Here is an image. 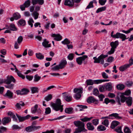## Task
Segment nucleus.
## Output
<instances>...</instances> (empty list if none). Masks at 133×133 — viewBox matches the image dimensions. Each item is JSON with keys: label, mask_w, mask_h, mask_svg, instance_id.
I'll use <instances>...</instances> for the list:
<instances>
[{"label": "nucleus", "mask_w": 133, "mask_h": 133, "mask_svg": "<svg viewBox=\"0 0 133 133\" xmlns=\"http://www.w3.org/2000/svg\"><path fill=\"white\" fill-rule=\"evenodd\" d=\"M51 36L54 38V39L57 41H59L61 40L62 37L59 34H53Z\"/></svg>", "instance_id": "9b49d317"}, {"label": "nucleus", "mask_w": 133, "mask_h": 133, "mask_svg": "<svg viewBox=\"0 0 133 133\" xmlns=\"http://www.w3.org/2000/svg\"><path fill=\"white\" fill-rule=\"evenodd\" d=\"M118 45V42L117 41H116L114 42H112L110 43V45L111 47V48L115 50Z\"/></svg>", "instance_id": "412c9836"}, {"label": "nucleus", "mask_w": 133, "mask_h": 133, "mask_svg": "<svg viewBox=\"0 0 133 133\" xmlns=\"http://www.w3.org/2000/svg\"><path fill=\"white\" fill-rule=\"evenodd\" d=\"M94 82L95 84H99L103 82L102 79H97L94 80Z\"/></svg>", "instance_id": "13d9d810"}, {"label": "nucleus", "mask_w": 133, "mask_h": 133, "mask_svg": "<svg viewBox=\"0 0 133 133\" xmlns=\"http://www.w3.org/2000/svg\"><path fill=\"white\" fill-rule=\"evenodd\" d=\"M109 121L107 119H105L102 122V124L107 127H108L109 124Z\"/></svg>", "instance_id": "c9c22d12"}, {"label": "nucleus", "mask_w": 133, "mask_h": 133, "mask_svg": "<svg viewBox=\"0 0 133 133\" xmlns=\"http://www.w3.org/2000/svg\"><path fill=\"white\" fill-rule=\"evenodd\" d=\"M128 64H126L121 66L119 68V70L121 71H123L127 69L130 67L129 66Z\"/></svg>", "instance_id": "4be33fe9"}, {"label": "nucleus", "mask_w": 133, "mask_h": 133, "mask_svg": "<svg viewBox=\"0 0 133 133\" xmlns=\"http://www.w3.org/2000/svg\"><path fill=\"white\" fill-rule=\"evenodd\" d=\"M13 16L14 17L15 20H18L21 18V16L20 14L17 12L15 13L13 15Z\"/></svg>", "instance_id": "a878e982"}, {"label": "nucleus", "mask_w": 133, "mask_h": 133, "mask_svg": "<svg viewBox=\"0 0 133 133\" xmlns=\"http://www.w3.org/2000/svg\"><path fill=\"white\" fill-rule=\"evenodd\" d=\"M99 90L100 92H103L105 90V86H103V85H101L99 86Z\"/></svg>", "instance_id": "6e6d98bb"}, {"label": "nucleus", "mask_w": 133, "mask_h": 133, "mask_svg": "<svg viewBox=\"0 0 133 133\" xmlns=\"http://www.w3.org/2000/svg\"><path fill=\"white\" fill-rule=\"evenodd\" d=\"M52 95L51 94H50L45 97V99L46 101H48L52 99Z\"/></svg>", "instance_id": "3c124183"}, {"label": "nucleus", "mask_w": 133, "mask_h": 133, "mask_svg": "<svg viewBox=\"0 0 133 133\" xmlns=\"http://www.w3.org/2000/svg\"><path fill=\"white\" fill-rule=\"evenodd\" d=\"M51 106L53 109L56 111L60 110L62 112L63 110V105H61V101L59 99H57L55 103H52Z\"/></svg>", "instance_id": "f03ea898"}, {"label": "nucleus", "mask_w": 133, "mask_h": 133, "mask_svg": "<svg viewBox=\"0 0 133 133\" xmlns=\"http://www.w3.org/2000/svg\"><path fill=\"white\" fill-rule=\"evenodd\" d=\"M92 123L94 125H96L98 124V119H93L92 121Z\"/></svg>", "instance_id": "5fc2aeb1"}, {"label": "nucleus", "mask_w": 133, "mask_h": 133, "mask_svg": "<svg viewBox=\"0 0 133 133\" xmlns=\"http://www.w3.org/2000/svg\"><path fill=\"white\" fill-rule=\"evenodd\" d=\"M133 30V28H130L128 30L125 31L124 30H122L121 32L124 33H129L130 31Z\"/></svg>", "instance_id": "69168bd1"}, {"label": "nucleus", "mask_w": 133, "mask_h": 133, "mask_svg": "<svg viewBox=\"0 0 133 133\" xmlns=\"http://www.w3.org/2000/svg\"><path fill=\"white\" fill-rule=\"evenodd\" d=\"M92 118V117L90 118H88L87 117H85L83 118H81L80 120L81 121L84 122H85L88 121H89L91 120Z\"/></svg>", "instance_id": "a19ab883"}, {"label": "nucleus", "mask_w": 133, "mask_h": 133, "mask_svg": "<svg viewBox=\"0 0 133 133\" xmlns=\"http://www.w3.org/2000/svg\"><path fill=\"white\" fill-rule=\"evenodd\" d=\"M39 15V14L36 11H35L33 13V16L34 17L35 19H36L38 18Z\"/></svg>", "instance_id": "de8ad7c7"}, {"label": "nucleus", "mask_w": 133, "mask_h": 133, "mask_svg": "<svg viewBox=\"0 0 133 133\" xmlns=\"http://www.w3.org/2000/svg\"><path fill=\"white\" fill-rule=\"evenodd\" d=\"M93 1L90 2L88 5L87 6L86 8H85V9L87 10V9H89L91 8H92L94 7L93 4Z\"/></svg>", "instance_id": "09e8293b"}, {"label": "nucleus", "mask_w": 133, "mask_h": 133, "mask_svg": "<svg viewBox=\"0 0 133 133\" xmlns=\"http://www.w3.org/2000/svg\"><path fill=\"white\" fill-rule=\"evenodd\" d=\"M132 97H127L125 103L128 106H130L132 104Z\"/></svg>", "instance_id": "2eb2a0df"}, {"label": "nucleus", "mask_w": 133, "mask_h": 133, "mask_svg": "<svg viewBox=\"0 0 133 133\" xmlns=\"http://www.w3.org/2000/svg\"><path fill=\"white\" fill-rule=\"evenodd\" d=\"M74 123L76 127H78L76 129L74 133H79L87 131V130L84 128V123L79 121H77L74 122Z\"/></svg>", "instance_id": "f257e3e1"}, {"label": "nucleus", "mask_w": 133, "mask_h": 133, "mask_svg": "<svg viewBox=\"0 0 133 133\" xmlns=\"http://www.w3.org/2000/svg\"><path fill=\"white\" fill-rule=\"evenodd\" d=\"M51 112V108L49 107H47L45 108V114L46 115H48L50 114Z\"/></svg>", "instance_id": "49530a36"}, {"label": "nucleus", "mask_w": 133, "mask_h": 133, "mask_svg": "<svg viewBox=\"0 0 133 133\" xmlns=\"http://www.w3.org/2000/svg\"><path fill=\"white\" fill-rule=\"evenodd\" d=\"M106 0H99L98 2L102 5H105L106 2Z\"/></svg>", "instance_id": "052dcab7"}, {"label": "nucleus", "mask_w": 133, "mask_h": 133, "mask_svg": "<svg viewBox=\"0 0 133 133\" xmlns=\"http://www.w3.org/2000/svg\"><path fill=\"white\" fill-rule=\"evenodd\" d=\"M60 69L59 66L58 65H57L51 68V69L53 71L58 70Z\"/></svg>", "instance_id": "0e129e2a"}, {"label": "nucleus", "mask_w": 133, "mask_h": 133, "mask_svg": "<svg viewBox=\"0 0 133 133\" xmlns=\"http://www.w3.org/2000/svg\"><path fill=\"white\" fill-rule=\"evenodd\" d=\"M110 117H112L116 119H122V117L119 116V114L117 113H113L109 115Z\"/></svg>", "instance_id": "a211bd4d"}, {"label": "nucleus", "mask_w": 133, "mask_h": 133, "mask_svg": "<svg viewBox=\"0 0 133 133\" xmlns=\"http://www.w3.org/2000/svg\"><path fill=\"white\" fill-rule=\"evenodd\" d=\"M16 92L17 95H23L27 94L29 92V91L27 89H23L21 90H17Z\"/></svg>", "instance_id": "9d476101"}, {"label": "nucleus", "mask_w": 133, "mask_h": 133, "mask_svg": "<svg viewBox=\"0 0 133 133\" xmlns=\"http://www.w3.org/2000/svg\"><path fill=\"white\" fill-rule=\"evenodd\" d=\"M102 75L103 78H104L107 79L108 78V75L104 72H103L102 73Z\"/></svg>", "instance_id": "774afa93"}, {"label": "nucleus", "mask_w": 133, "mask_h": 133, "mask_svg": "<svg viewBox=\"0 0 133 133\" xmlns=\"http://www.w3.org/2000/svg\"><path fill=\"white\" fill-rule=\"evenodd\" d=\"M32 5H34L37 3L40 5L44 4V0H32Z\"/></svg>", "instance_id": "4468645a"}, {"label": "nucleus", "mask_w": 133, "mask_h": 133, "mask_svg": "<svg viewBox=\"0 0 133 133\" xmlns=\"http://www.w3.org/2000/svg\"><path fill=\"white\" fill-rule=\"evenodd\" d=\"M106 8L105 6L102 7L98 8L96 11V13H98L99 12L103 11H104L106 10Z\"/></svg>", "instance_id": "58836bf2"}, {"label": "nucleus", "mask_w": 133, "mask_h": 133, "mask_svg": "<svg viewBox=\"0 0 133 133\" xmlns=\"http://www.w3.org/2000/svg\"><path fill=\"white\" fill-rule=\"evenodd\" d=\"M41 78V77L38 76L37 74L36 75L34 76V82H37Z\"/></svg>", "instance_id": "72a5a7b5"}, {"label": "nucleus", "mask_w": 133, "mask_h": 133, "mask_svg": "<svg viewBox=\"0 0 133 133\" xmlns=\"http://www.w3.org/2000/svg\"><path fill=\"white\" fill-rule=\"evenodd\" d=\"M124 132L125 133H131L130 129L127 127H125L124 128Z\"/></svg>", "instance_id": "603ef678"}, {"label": "nucleus", "mask_w": 133, "mask_h": 133, "mask_svg": "<svg viewBox=\"0 0 133 133\" xmlns=\"http://www.w3.org/2000/svg\"><path fill=\"white\" fill-rule=\"evenodd\" d=\"M37 58L40 59H42L44 58V56L40 53H36V54Z\"/></svg>", "instance_id": "2f4dec72"}, {"label": "nucleus", "mask_w": 133, "mask_h": 133, "mask_svg": "<svg viewBox=\"0 0 133 133\" xmlns=\"http://www.w3.org/2000/svg\"><path fill=\"white\" fill-rule=\"evenodd\" d=\"M87 129L89 130L92 131L94 129V127L90 122H88L87 123Z\"/></svg>", "instance_id": "b1692460"}, {"label": "nucleus", "mask_w": 133, "mask_h": 133, "mask_svg": "<svg viewBox=\"0 0 133 133\" xmlns=\"http://www.w3.org/2000/svg\"><path fill=\"white\" fill-rule=\"evenodd\" d=\"M26 22L25 20L22 19H21L18 21V25L24 26L25 25Z\"/></svg>", "instance_id": "cd10ccee"}, {"label": "nucleus", "mask_w": 133, "mask_h": 133, "mask_svg": "<svg viewBox=\"0 0 133 133\" xmlns=\"http://www.w3.org/2000/svg\"><path fill=\"white\" fill-rule=\"evenodd\" d=\"M106 129L105 127L102 125H100L98 126L97 128V129L99 131H103L105 130Z\"/></svg>", "instance_id": "c756f323"}, {"label": "nucleus", "mask_w": 133, "mask_h": 133, "mask_svg": "<svg viewBox=\"0 0 133 133\" xmlns=\"http://www.w3.org/2000/svg\"><path fill=\"white\" fill-rule=\"evenodd\" d=\"M28 22L29 25H30L31 27L32 28L33 26L32 23H34V21L32 18H30Z\"/></svg>", "instance_id": "ea45409f"}, {"label": "nucleus", "mask_w": 133, "mask_h": 133, "mask_svg": "<svg viewBox=\"0 0 133 133\" xmlns=\"http://www.w3.org/2000/svg\"><path fill=\"white\" fill-rule=\"evenodd\" d=\"M82 89L75 88L74 90V92L75 93L74 97L77 100H78L81 97V94L82 92Z\"/></svg>", "instance_id": "20e7f679"}, {"label": "nucleus", "mask_w": 133, "mask_h": 133, "mask_svg": "<svg viewBox=\"0 0 133 133\" xmlns=\"http://www.w3.org/2000/svg\"><path fill=\"white\" fill-rule=\"evenodd\" d=\"M25 130L26 131L28 132H29L32 131V126L26 127L25 128Z\"/></svg>", "instance_id": "680f3d73"}, {"label": "nucleus", "mask_w": 133, "mask_h": 133, "mask_svg": "<svg viewBox=\"0 0 133 133\" xmlns=\"http://www.w3.org/2000/svg\"><path fill=\"white\" fill-rule=\"evenodd\" d=\"M16 115L19 122H23L25 120L24 116L21 117L17 114H16Z\"/></svg>", "instance_id": "4c0bfd02"}, {"label": "nucleus", "mask_w": 133, "mask_h": 133, "mask_svg": "<svg viewBox=\"0 0 133 133\" xmlns=\"http://www.w3.org/2000/svg\"><path fill=\"white\" fill-rule=\"evenodd\" d=\"M74 55V54L72 53L70 54L67 57L69 60L71 61L73 59Z\"/></svg>", "instance_id": "864d4df0"}, {"label": "nucleus", "mask_w": 133, "mask_h": 133, "mask_svg": "<svg viewBox=\"0 0 133 133\" xmlns=\"http://www.w3.org/2000/svg\"><path fill=\"white\" fill-rule=\"evenodd\" d=\"M95 99L92 97H89L87 99V102L89 103H93L95 101Z\"/></svg>", "instance_id": "f704fd0d"}, {"label": "nucleus", "mask_w": 133, "mask_h": 133, "mask_svg": "<svg viewBox=\"0 0 133 133\" xmlns=\"http://www.w3.org/2000/svg\"><path fill=\"white\" fill-rule=\"evenodd\" d=\"M118 95L121 98L120 101L119 98H118L116 101L118 103V104L119 105H121V104L120 101L122 103L126 101L127 97L124 96L123 93H120L118 94Z\"/></svg>", "instance_id": "423d86ee"}, {"label": "nucleus", "mask_w": 133, "mask_h": 133, "mask_svg": "<svg viewBox=\"0 0 133 133\" xmlns=\"http://www.w3.org/2000/svg\"><path fill=\"white\" fill-rule=\"evenodd\" d=\"M67 64V62L65 60L61 61L59 64L58 65L60 69H62L64 68Z\"/></svg>", "instance_id": "dca6fc26"}, {"label": "nucleus", "mask_w": 133, "mask_h": 133, "mask_svg": "<svg viewBox=\"0 0 133 133\" xmlns=\"http://www.w3.org/2000/svg\"><path fill=\"white\" fill-rule=\"evenodd\" d=\"M38 105L35 104L31 109V112L32 114H35L36 113L37 110L38 109Z\"/></svg>", "instance_id": "c85d7f7f"}, {"label": "nucleus", "mask_w": 133, "mask_h": 133, "mask_svg": "<svg viewBox=\"0 0 133 133\" xmlns=\"http://www.w3.org/2000/svg\"><path fill=\"white\" fill-rule=\"evenodd\" d=\"M62 43L64 44H68L70 43V41L67 39L65 38L62 42Z\"/></svg>", "instance_id": "a18cd8bd"}, {"label": "nucleus", "mask_w": 133, "mask_h": 133, "mask_svg": "<svg viewBox=\"0 0 133 133\" xmlns=\"http://www.w3.org/2000/svg\"><path fill=\"white\" fill-rule=\"evenodd\" d=\"M73 0H65L64 2V5L70 7H72L74 5Z\"/></svg>", "instance_id": "f8f14e48"}, {"label": "nucleus", "mask_w": 133, "mask_h": 133, "mask_svg": "<svg viewBox=\"0 0 133 133\" xmlns=\"http://www.w3.org/2000/svg\"><path fill=\"white\" fill-rule=\"evenodd\" d=\"M11 119L9 117H4L3 119L2 120V122L3 124L4 125H5L6 123H8L10 122Z\"/></svg>", "instance_id": "f3484780"}, {"label": "nucleus", "mask_w": 133, "mask_h": 133, "mask_svg": "<svg viewBox=\"0 0 133 133\" xmlns=\"http://www.w3.org/2000/svg\"><path fill=\"white\" fill-rule=\"evenodd\" d=\"M125 87V85L122 84H117L116 86L117 88L120 90H122Z\"/></svg>", "instance_id": "bb28decb"}, {"label": "nucleus", "mask_w": 133, "mask_h": 133, "mask_svg": "<svg viewBox=\"0 0 133 133\" xmlns=\"http://www.w3.org/2000/svg\"><path fill=\"white\" fill-rule=\"evenodd\" d=\"M87 55H84L82 56L78 57L76 59V61L77 63L79 65H81L83 61H84L85 59L88 58Z\"/></svg>", "instance_id": "6e6552de"}, {"label": "nucleus", "mask_w": 133, "mask_h": 133, "mask_svg": "<svg viewBox=\"0 0 133 133\" xmlns=\"http://www.w3.org/2000/svg\"><path fill=\"white\" fill-rule=\"evenodd\" d=\"M104 86L106 90L110 91L112 90V86L111 83H108Z\"/></svg>", "instance_id": "6ab92c4d"}, {"label": "nucleus", "mask_w": 133, "mask_h": 133, "mask_svg": "<svg viewBox=\"0 0 133 133\" xmlns=\"http://www.w3.org/2000/svg\"><path fill=\"white\" fill-rule=\"evenodd\" d=\"M5 83L7 84H10L11 81L14 83L15 82V79L12 76H8L6 78V79H5Z\"/></svg>", "instance_id": "1a4fd4ad"}, {"label": "nucleus", "mask_w": 133, "mask_h": 133, "mask_svg": "<svg viewBox=\"0 0 133 133\" xmlns=\"http://www.w3.org/2000/svg\"><path fill=\"white\" fill-rule=\"evenodd\" d=\"M10 29L5 30L4 33H10L11 32V30L15 31L17 30V29L16 27L15 24L13 23H11L10 25Z\"/></svg>", "instance_id": "0eeeda50"}, {"label": "nucleus", "mask_w": 133, "mask_h": 133, "mask_svg": "<svg viewBox=\"0 0 133 133\" xmlns=\"http://www.w3.org/2000/svg\"><path fill=\"white\" fill-rule=\"evenodd\" d=\"M71 129L70 128H65L63 131L64 133H70Z\"/></svg>", "instance_id": "338daca9"}, {"label": "nucleus", "mask_w": 133, "mask_h": 133, "mask_svg": "<svg viewBox=\"0 0 133 133\" xmlns=\"http://www.w3.org/2000/svg\"><path fill=\"white\" fill-rule=\"evenodd\" d=\"M15 72L17 73L18 75L20 77L22 78V79H24L25 78V76L22 75L21 72L18 71L17 69V70H15Z\"/></svg>", "instance_id": "473e14b6"}, {"label": "nucleus", "mask_w": 133, "mask_h": 133, "mask_svg": "<svg viewBox=\"0 0 133 133\" xmlns=\"http://www.w3.org/2000/svg\"><path fill=\"white\" fill-rule=\"evenodd\" d=\"M30 0H27L23 4L26 7V8H28L30 6Z\"/></svg>", "instance_id": "79ce46f5"}, {"label": "nucleus", "mask_w": 133, "mask_h": 133, "mask_svg": "<svg viewBox=\"0 0 133 133\" xmlns=\"http://www.w3.org/2000/svg\"><path fill=\"white\" fill-rule=\"evenodd\" d=\"M23 40V38L22 36H19L17 39V42L19 44L21 43Z\"/></svg>", "instance_id": "e2e57ef3"}, {"label": "nucleus", "mask_w": 133, "mask_h": 133, "mask_svg": "<svg viewBox=\"0 0 133 133\" xmlns=\"http://www.w3.org/2000/svg\"><path fill=\"white\" fill-rule=\"evenodd\" d=\"M14 86V84H9L5 86L6 88L9 89H13Z\"/></svg>", "instance_id": "8fccbe9b"}, {"label": "nucleus", "mask_w": 133, "mask_h": 133, "mask_svg": "<svg viewBox=\"0 0 133 133\" xmlns=\"http://www.w3.org/2000/svg\"><path fill=\"white\" fill-rule=\"evenodd\" d=\"M12 128L13 130H19L22 128L21 127L16 124L13 125L12 127Z\"/></svg>", "instance_id": "7c9ffc66"}, {"label": "nucleus", "mask_w": 133, "mask_h": 133, "mask_svg": "<svg viewBox=\"0 0 133 133\" xmlns=\"http://www.w3.org/2000/svg\"><path fill=\"white\" fill-rule=\"evenodd\" d=\"M87 84L88 85H92L94 84V81L91 79H88L86 81Z\"/></svg>", "instance_id": "37998d69"}, {"label": "nucleus", "mask_w": 133, "mask_h": 133, "mask_svg": "<svg viewBox=\"0 0 133 133\" xmlns=\"http://www.w3.org/2000/svg\"><path fill=\"white\" fill-rule=\"evenodd\" d=\"M115 131L119 133H123L122 131L121 127H117L115 129Z\"/></svg>", "instance_id": "bf43d9fd"}, {"label": "nucleus", "mask_w": 133, "mask_h": 133, "mask_svg": "<svg viewBox=\"0 0 133 133\" xmlns=\"http://www.w3.org/2000/svg\"><path fill=\"white\" fill-rule=\"evenodd\" d=\"M119 123V122L117 121H113L111 123L110 127L112 129H114Z\"/></svg>", "instance_id": "5701e85b"}, {"label": "nucleus", "mask_w": 133, "mask_h": 133, "mask_svg": "<svg viewBox=\"0 0 133 133\" xmlns=\"http://www.w3.org/2000/svg\"><path fill=\"white\" fill-rule=\"evenodd\" d=\"M108 56L107 55H104L102 54L97 58L96 57H94L93 58L94 60V63H100L101 64L104 63V59Z\"/></svg>", "instance_id": "7ed1b4c3"}, {"label": "nucleus", "mask_w": 133, "mask_h": 133, "mask_svg": "<svg viewBox=\"0 0 133 133\" xmlns=\"http://www.w3.org/2000/svg\"><path fill=\"white\" fill-rule=\"evenodd\" d=\"M42 45L44 47L49 48L51 46V44L50 43H49V42L46 39H45L43 40V42L42 43Z\"/></svg>", "instance_id": "ddd939ff"}, {"label": "nucleus", "mask_w": 133, "mask_h": 133, "mask_svg": "<svg viewBox=\"0 0 133 133\" xmlns=\"http://www.w3.org/2000/svg\"><path fill=\"white\" fill-rule=\"evenodd\" d=\"M111 36L114 38H119L122 39V41H124L128 38L123 34H111Z\"/></svg>", "instance_id": "39448f33"}, {"label": "nucleus", "mask_w": 133, "mask_h": 133, "mask_svg": "<svg viewBox=\"0 0 133 133\" xmlns=\"http://www.w3.org/2000/svg\"><path fill=\"white\" fill-rule=\"evenodd\" d=\"M73 109L72 107L66 108L65 110V112L67 114H71L73 113Z\"/></svg>", "instance_id": "393cba45"}, {"label": "nucleus", "mask_w": 133, "mask_h": 133, "mask_svg": "<svg viewBox=\"0 0 133 133\" xmlns=\"http://www.w3.org/2000/svg\"><path fill=\"white\" fill-rule=\"evenodd\" d=\"M38 88L37 87H33L31 89V92L32 94H34L36 93H38Z\"/></svg>", "instance_id": "e433bc0d"}, {"label": "nucleus", "mask_w": 133, "mask_h": 133, "mask_svg": "<svg viewBox=\"0 0 133 133\" xmlns=\"http://www.w3.org/2000/svg\"><path fill=\"white\" fill-rule=\"evenodd\" d=\"M65 99L66 101L70 102L72 100V97L69 95H66L65 96Z\"/></svg>", "instance_id": "c03bdc74"}, {"label": "nucleus", "mask_w": 133, "mask_h": 133, "mask_svg": "<svg viewBox=\"0 0 133 133\" xmlns=\"http://www.w3.org/2000/svg\"><path fill=\"white\" fill-rule=\"evenodd\" d=\"M114 59V58L112 56H110L108 57L107 60V62L109 63H111L112 62Z\"/></svg>", "instance_id": "4d7b16f0"}, {"label": "nucleus", "mask_w": 133, "mask_h": 133, "mask_svg": "<svg viewBox=\"0 0 133 133\" xmlns=\"http://www.w3.org/2000/svg\"><path fill=\"white\" fill-rule=\"evenodd\" d=\"M13 93L9 90H8L6 93L4 95L5 97H7L9 98H11L13 97Z\"/></svg>", "instance_id": "aec40b11"}]
</instances>
